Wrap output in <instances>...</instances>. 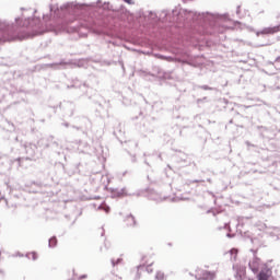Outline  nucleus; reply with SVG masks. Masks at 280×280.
<instances>
[{"label":"nucleus","mask_w":280,"mask_h":280,"mask_svg":"<svg viewBox=\"0 0 280 280\" xmlns=\"http://www.w3.org/2000/svg\"><path fill=\"white\" fill-rule=\"evenodd\" d=\"M215 272L203 269H198L196 275L198 280H213L215 279Z\"/></svg>","instance_id":"1"},{"label":"nucleus","mask_w":280,"mask_h":280,"mask_svg":"<svg viewBox=\"0 0 280 280\" xmlns=\"http://www.w3.org/2000/svg\"><path fill=\"white\" fill-rule=\"evenodd\" d=\"M280 32V26L265 27L261 31L257 32V36H268L272 34H278Z\"/></svg>","instance_id":"2"},{"label":"nucleus","mask_w":280,"mask_h":280,"mask_svg":"<svg viewBox=\"0 0 280 280\" xmlns=\"http://www.w3.org/2000/svg\"><path fill=\"white\" fill-rule=\"evenodd\" d=\"M260 267V259L259 258H254L253 260L249 261V268L253 270V272L259 271Z\"/></svg>","instance_id":"3"},{"label":"nucleus","mask_w":280,"mask_h":280,"mask_svg":"<svg viewBox=\"0 0 280 280\" xmlns=\"http://www.w3.org/2000/svg\"><path fill=\"white\" fill-rule=\"evenodd\" d=\"M272 275V271L270 269H265L262 271L259 272V275L257 276V278L259 280H269L270 276Z\"/></svg>","instance_id":"4"},{"label":"nucleus","mask_w":280,"mask_h":280,"mask_svg":"<svg viewBox=\"0 0 280 280\" xmlns=\"http://www.w3.org/2000/svg\"><path fill=\"white\" fill-rule=\"evenodd\" d=\"M233 270L236 271L237 277L242 278L246 275V269L243 266L234 265Z\"/></svg>","instance_id":"5"},{"label":"nucleus","mask_w":280,"mask_h":280,"mask_svg":"<svg viewBox=\"0 0 280 280\" xmlns=\"http://www.w3.org/2000/svg\"><path fill=\"white\" fill-rule=\"evenodd\" d=\"M126 226H135L137 224V221L135 220L133 215L126 217L125 220Z\"/></svg>","instance_id":"6"},{"label":"nucleus","mask_w":280,"mask_h":280,"mask_svg":"<svg viewBox=\"0 0 280 280\" xmlns=\"http://www.w3.org/2000/svg\"><path fill=\"white\" fill-rule=\"evenodd\" d=\"M26 258L32 261H36V259H38V254L36 252H28V254H26Z\"/></svg>","instance_id":"7"},{"label":"nucleus","mask_w":280,"mask_h":280,"mask_svg":"<svg viewBox=\"0 0 280 280\" xmlns=\"http://www.w3.org/2000/svg\"><path fill=\"white\" fill-rule=\"evenodd\" d=\"M155 280H165V275L163 271H158L155 273Z\"/></svg>","instance_id":"8"},{"label":"nucleus","mask_w":280,"mask_h":280,"mask_svg":"<svg viewBox=\"0 0 280 280\" xmlns=\"http://www.w3.org/2000/svg\"><path fill=\"white\" fill-rule=\"evenodd\" d=\"M56 244H58V240L56 237H52V238L49 240V246L50 247H55Z\"/></svg>","instance_id":"9"},{"label":"nucleus","mask_w":280,"mask_h":280,"mask_svg":"<svg viewBox=\"0 0 280 280\" xmlns=\"http://www.w3.org/2000/svg\"><path fill=\"white\" fill-rule=\"evenodd\" d=\"M109 280H121V277H119L117 275H112V276H109Z\"/></svg>","instance_id":"10"},{"label":"nucleus","mask_w":280,"mask_h":280,"mask_svg":"<svg viewBox=\"0 0 280 280\" xmlns=\"http://www.w3.org/2000/svg\"><path fill=\"white\" fill-rule=\"evenodd\" d=\"M122 261V259H116V260H112L113 266H117Z\"/></svg>","instance_id":"11"},{"label":"nucleus","mask_w":280,"mask_h":280,"mask_svg":"<svg viewBox=\"0 0 280 280\" xmlns=\"http://www.w3.org/2000/svg\"><path fill=\"white\" fill-rule=\"evenodd\" d=\"M125 3H131L132 0H124Z\"/></svg>","instance_id":"12"},{"label":"nucleus","mask_w":280,"mask_h":280,"mask_svg":"<svg viewBox=\"0 0 280 280\" xmlns=\"http://www.w3.org/2000/svg\"><path fill=\"white\" fill-rule=\"evenodd\" d=\"M85 278H88L86 275H83L82 277H80V279H85Z\"/></svg>","instance_id":"13"},{"label":"nucleus","mask_w":280,"mask_h":280,"mask_svg":"<svg viewBox=\"0 0 280 280\" xmlns=\"http://www.w3.org/2000/svg\"><path fill=\"white\" fill-rule=\"evenodd\" d=\"M5 40H8V39H5V38H3V39H0V43H1V42L5 43Z\"/></svg>","instance_id":"14"},{"label":"nucleus","mask_w":280,"mask_h":280,"mask_svg":"<svg viewBox=\"0 0 280 280\" xmlns=\"http://www.w3.org/2000/svg\"><path fill=\"white\" fill-rule=\"evenodd\" d=\"M18 40H23V38L22 37H18Z\"/></svg>","instance_id":"15"},{"label":"nucleus","mask_w":280,"mask_h":280,"mask_svg":"<svg viewBox=\"0 0 280 280\" xmlns=\"http://www.w3.org/2000/svg\"><path fill=\"white\" fill-rule=\"evenodd\" d=\"M248 280H253V279H248Z\"/></svg>","instance_id":"16"}]
</instances>
